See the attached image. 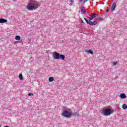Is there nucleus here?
I'll list each match as a JSON object with an SVG mask.
<instances>
[{"label": "nucleus", "instance_id": "19", "mask_svg": "<svg viewBox=\"0 0 127 127\" xmlns=\"http://www.w3.org/2000/svg\"><path fill=\"white\" fill-rule=\"evenodd\" d=\"M28 96H33V94L31 93H29L28 94Z\"/></svg>", "mask_w": 127, "mask_h": 127}, {"label": "nucleus", "instance_id": "2", "mask_svg": "<svg viewBox=\"0 0 127 127\" xmlns=\"http://www.w3.org/2000/svg\"><path fill=\"white\" fill-rule=\"evenodd\" d=\"M112 113H114V110L109 108H105L102 111V114L103 116H104V117H108V116H110Z\"/></svg>", "mask_w": 127, "mask_h": 127}, {"label": "nucleus", "instance_id": "18", "mask_svg": "<svg viewBox=\"0 0 127 127\" xmlns=\"http://www.w3.org/2000/svg\"><path fill=\"white\" fill-rule=\"evenodd\" d=\"M97 19H98L99 20H100V21H103V20H104V18L102 17H98L97 18Z\"/></svg>", "mask_w": 127, "mask_h": 127}, {"label": "nucleus", "instance_id": "27", "mask_svg": "<svg viewBox=\"0 0 127 127\" xmlns=\"http://www.w3.org/2000/svg\"><path fill=\"white\" fill-rule=\"evenodd\" d=\"M87 13H89V12H87Z\"/></svg>", "mask_w": 127, "mask_h": 127}, {"label": "nucleus", "instance_id": "24", "mask_svg": "<svg viewBox=\"0 0 127 127\" xmlns=\"http://www.w3.org/2000/svg\"><path fill=\"white\" fill-rule=\"evenodd\" d=\"M13 1H16L17 0H12Z\"/></svg>", "mask_w": 127, "mask_h": 127}, {"label": "nucleus", "instance_id": "15", "mask_svg": "<svg viewBox=\"0 0 127 127\" xmlns=\"http://www.w3.org/2000/svg\"><path fill=\"white\" fill-rule=\"evenodd\" d=\"M122 108H123V110H127V105L126 104H123Z\"/></svg>", "mask_w": 127, "mask_h": 127}, {"label": "nucleus", "instance_id": "4", "mask_svg": "<svg viewBox=\"0 0 127 127\" xmlns=\"http://www.w3.org/2000/svg\"><path fill=\"white\" fill-rule=\"evenodd\" d=\"M71 115H72V113L67 110H64L62 113V116L64 118H70L71 117Z\"/></svg>", "mask_w": 127, "mask_h": 127}, {"label": "nucleus", "instance_id": "5", "mask_svg": "<svg viewBox=\"0 0 127 127\" xmlns=\"http://www.w3.org/2000/svg\"><path fill=\"white\" fill-rule=\"evenodd\" d=\"M60 56V54L59 53H57V52H54L53 53V57H54V59L58 60L59 59Z\"/></svg>", "mask_w": 127, "mask_h": 127}, {"label": "nucleus", "instance_id": "12", "mask_svg": "<svg viewBox=\"0 0 127 127\" xmlns=\"http://www.w3.org/2000/svg\"><path fill=\"white\" fill-rule=\"evenodd\" d=\"M81 12H83L84 14H86V10L85 9V7H84L83 6H81Z\"/></svg>", "mask_w": 127, "mask_h": 127}, {"label": "nucleus", "instance_id": "11", "mask_svg": "<svg viewBox=\"0 0 127 127\" xmlns=\"http://www.w3.org/2000/svg\"><path fill=\"white\" fill-rule=\"evenodd\" d=\"M59 59H61V60H64V59H65V56L64 55H60Z\"/></svg>", "mask_w": 127, "mask_h": 127}, {"label": "nucleus", "instance_id": "17", "mask_svg": "<svg viewBox=\"0 0 127 127\" xmlns=\"http://www.w3.org/2000/svg\"><path fill=\"white\" fill-rule=\"evenodd\" d=\"M19 78L20 80H22V74L20 73L19 75Z\"/></svg>", "mask_w": 127, "mask_h": 127}, {"label": "nucleus", "instance_id": "8", "mask_svg": "<svg viewBox=\"0 0 127 127\" xmlns=\"http://www.w3.org/2000/svg\"><path fill=\"white\" fill-rule=\"evenodd\" d=\"M7 22V20L5 19L0 18V23H5Z\"/></svg>", "mask_w": 127, "mask_h": 127}, {"label": "nucleus", "instance_id": "1", "mask_svg": "<svg viewBox=\"0 0 127 127\" xmlns=\"http://www.w3.org/2000/svg\"><path fill=\"white\" fill-rule=\"evenodd\" d=\"M39 6L38 2L35 0H31L29 3L27 8L28 10H35Z\"/></svg>", "mask_w": 127, "mask_h": 127}, {"label": "nucleus", "instance_id": "23", "mask_svg": "<svg viewBox=\"0 0 127 127\" xmlns=\"http://www.w3.org/2000/svg\"><path fill=\"white\" fill-rule=\"evenodd\" d=\"M82 1H83V0H79V2H82Z\"/></svg>", "mask_w": 127, "mask_h": 127}, {"label": "nucleus", "instance_id": "26", "mask_svg": "<svg viewBox=\"0 0 127 127\" xmlns=\"http://www.w3.org/2000/svg\"><path fill=\"white\" fill-rule=\"evenodd\" d=\"M81 22L82 23H83V24L84 23V22H83V21H81Z\"/></svg>", "mask_w": 127, "mask_h": 127}, {"label": "nucleus", "instance_id": "13", "mask_svg": "<svg viewBox=\"0 0 127 127\" xmlns=\"http://www.w3.org/2000/svg\"><path fill=\"white\" fill-rule=\"evenodd\" d=\"M72 116H73V117H75L76 118H78V117H79V114L77 113V112H75L72 114Z\"/></svg>", "mask_w": 127, "mask_h": 127}, {"label": "nucleus", "instance_id": "3", "mask_svg": "<svg viewBox=\"0 0 127 127\" xmlns=\"http://www.w3.org/2000/svg\"><path fill=\"white\" fill-rule=\"evenodd\" d=\"M84 20L86 21V22L87 23V24H89V25H91V26H94V25H97L98 24V22L96 21H94L93 22H92L91 20H88L86 18H84Z\"/></svg>", "mask_w": 127, "mask_h": 127}, {"label": "nucleus", "instance_id": "16", "mask_svg": "<svg viewBox=\"0 0 127 127\" xmlns=\"http://www.w3.org/2000/svg\"><path fill=\"white\" fill-rule=\"evenodd\" d=\"M15 39L16 40H20V36H16Z\"/></svg>", "mask_w": 127, "mask_h": 127}, {"label": "nucleus", "instance_id": "25", "mask_svg": "<svg viewBox=\"0 0 127 127\" xmlns=\"http://www.w3.org/2000/svg\"><path fill=\"white\" fill-rule=\"evenodd\" d=\"M109 11V9L107 10L106 12H108Z\"/></svg>", "mask_w": 127, "mask_h": 127}, {"label": "nucleus", "instance_id": "21", "mask_svg": "<svg viewBox=\"0 0 127 127\" xmlns=\"http://www.w3.org/2000/svg\"><path fill=\"white\" fill-rule=\"evenodd\" d=\"M68 1L69 2H71V3H73V2H74V1L73 0H68Z\"/></svg>", "mask_w": 127, "mask_h": 127}, {"label": "nucleus", "instance_id": "10", "mask_svg": "<svg viewBox=\"0 0 127 127\" xmlns=\"http://www.w3.org/2000/svg\"><path fill=\"white\" fill-rule=\"evenodd\" d=\"M85 52H86L87 53H89V54H94V52H93V51H92L91 50H86Z\"/></svg>", "mask_w": 127, "mask_h": 127}, {"label": "nucleus", "instance_id": "22", "mask_svg": "<svg viewBox=\"0 0 127 127\" xmlns=\"http://www.w3.org/2000/svg\"><path fill=\"white\" fill-rule=\"evenodd\" d=\"M88 0H84V3L87 2V1H88Z\"/></svg>", "mask_w": 127, "mask_h": 127}, {"label": "nucleus", "instance_id": "6", "mask_svg": "<svg viewBox=\"0 0 127 127\" xmlns=\"http://www.w3.org/2000/svg\"><path fill=\"white\" fill-rule=\"evenodd\" d=\"M96 15H97L95 13H92V15L90 16V17H89V20H93L95 17H96Z\"/></svg>", "mask_w": 127, "mask_h": 127}, {"label": "nucleus", "instance_id": "14", "mask_svg": "<svg viewBox=\"0 0 127 127\" xmlns=\"http://www.w3.org/2000/svg\"><path fill=\"white\" fill-rule=\"evenodd\" d=\"M49 82H53L54 81V78L53 77H50L49 78Z\"/></svg>", "mask_w": 127, "mask_h": 127}, {"label": "nucleus", "instance_id": "7", "mask_svg": "<svg viewBox=\"0 0 127 127\" xmlns=\"http://www.w3.org/2000/svg\"><path fill=\"white\" fill-rule=\"evenodd\" d=\"M117 6V2H114L113 3V4L112 5V7L111 8V10L112 11H114V10H115V9H116V6Z\"/></svg>", "mask_w": 127, "mask_h": 127}, {"label": "nucleus", "instance_id": "20", "mask_svg": "<svg viewBox=\"0 0 127 127\" xmlns=\"http://www.w3.org/2000/svg\"><path fill=\"white\" fill-rule=\"evenodd\" d=\"M117 64H118V62H117L113 63V65H117Z\"/></svg>", "mask_w": 127, "mask_h": 127}, {"label": "nucleus", "instance_id": "9", "mask_svg": "<svg viewBox=\"0 0 127 127\" xmlns=\"http://www.w3.org/2000/svg\"><path fill=\"white\" fill-rule=\"evenodd\" d=\"M120 98L121 99H127V95L125 93H122L120 94Z\"/></svg>", "mask_w": 127, "mask_h": 127}]
</instances>
